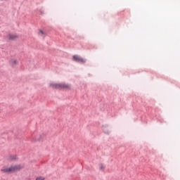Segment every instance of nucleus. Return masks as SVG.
Wrapping results in <instances>:
<instances>
[{
    "instance_id": "obj_1",
    "label": "nucleus",
    "mask_w": 180,
    "mask_h": 180,
    "mask_svg": "<svg viewBox=\"0 0 180 180\" xmlns=\"http://www.w3.org/2000/svg\"><path fill=\"white\" fill-rule=\"evenodd\" d=\"M20 169H23V166L20 164L4 165L1 168V172H3V174H13V172H18Z\"/></svg>"
},
{
    "instance_id": "obj_2",
    "label": "nucleus",
    "mask_w": 180,
    "mask_h": 180,
    "mask_svg": "<svg viewBox=\"0 0 180 180\" xmlns=\"http://www.w3.org/2000/svg\"><path fill=\"white\" fill-rule=\"evenodd\" d=\"M72 59L74 61H76L77 63H81L82 64H85V63H86V60L84 59L82 57L78 55L73 56Z\"/></svg>"
},
{
    "instance_id": "obj_3",
    "label": "nucleus",
    "mask_w": 180,
    "mask_h": 180,
    "mask_svg": "<svg viewBox=\"0 0 180 180\" xmlns=\"http://www.w3.org/2000/svg\"><path fill=\"white\" fill-rule=\"evenodd\" d=\"M53 86L55 88H66L68 89L70 88V84H53Z\"/></svg>"
},
{
    "instance_id": "obj_4",
    "label": "nucleus",
    "mask_w": 180,
    "mask_h": 180,
    "mask_svg": "<svg viewBox=\"0 0 180 180\" xmlns=\"http://www.w3.org/2000/svg\"><path fill=\"white\" fill-rule=\"evenodd\" d=\"M7 37H8V40H16V39H18V37H19L15 34H10L8 35Z\"/></svg>"
},
{
    "instance_id": "obj_5",
    "label": "nucleus",
    "mask_w": 180,
    "mask_h": 180,
    "mask_svg": "<svg viewBox=\"0 0 180 180\" xmlns=\"http://www.w3.org/2000/svg\"><path fill=\"white\" fill-rule=\"evenodd\" d=\"M8 160H10V161H15V160H18V155H11L8 156Z\"/></svg>"
},
{
    "instance_id": "obj_6",
    "label": "nucleus",
    "mask_w": 180,
    "mask_h": 180,
    "mask_svg": "<svg viewBox=\"0 0 180 180\" xmlns=\"http://www.w3.org/2000/svg\"><path fill=\"white\" fill-rule=\"evenodd\" d=\"M10 64L11 65H12L13 67H15V65H16V64H18V60L16 59H11L10 60Z\"/></svg>"
},
{
    "instance_id": "obj_7",
    "label": "nucleus",
    "mask_w": 180,
    "mask_h": 180,
    "mask_svg": "<svg viewBox=\"0 0 180 180\" xmlns=\"http://www.w3.org/2000/svg\"><path fill=\"white\" fill-rule=\"evenodd\" d=\"M105 168H106V167L105 166V165L100 163L98 165V169H100V171H103L105 169Z\"/></svg>"
},
{
    "instance_id": "obj_8",
    "label": "nucleus",
    "mask_w": 180,
    "mask_h": 180,
    "mask_svg": "<svg viewBox=\"0 0 180 180\" xmlns=\"http://www.w3.org/2000/svg\"><path fill=\"white\" fill-rule=\"evenodd\" d=\"M36 180H46V177H44V176H38L36 178Z\"/></svg>"
},
{
    "instance_id": "obj_9",
    "label": "nucleus",
    "mask_w": 180,
    "mask_h": 180,
    "mask_svg": "<svg viewBox=\"0 0 180 180\" xmlns=\"http://www.w3.org/2000/svg\"><path fill=\"white\" fill-rule=\"evenodd\" d=\"M39 34L40 36H46V33L43 30H39Z\"/></svg>"
},
{
    "instance_id": "obj_10",
    "label": "nucleus",
    "mask_w": 180,
    "mask_h": 180,
    "mask_svg": "<svg viewBox=\"0 0 180 180\" xmlns=\"http://www.w3.org/2000/svg\"><path fill=\"white\" fill-rule=\"evenodd\" d=\"M102 127H103V129H105V126H103Z\"/></svg>"
}]
</instances>
